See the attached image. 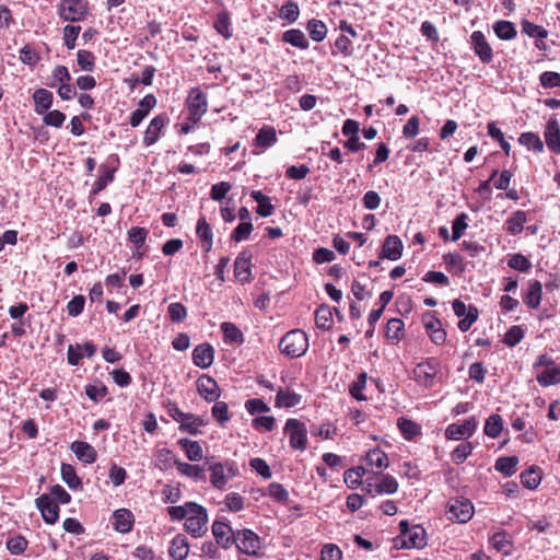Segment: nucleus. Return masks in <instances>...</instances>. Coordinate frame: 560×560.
Returning a JSON list of instances; mask_svg holds the SVG:
<instances>
[{
  "label": "nucleus",
  "mask_w": 560,
  "mask_h": 560,
  "mask_svg": "<svg viewBox=\"0 0 560 560\" xmlns=\"http://www.w3.org/2000/svg\"><path fill=\"white\" fill-rule=\"evenodd\" d=\"M114 172H115L114 168H110L106 165H101L100 166L101 174H100L98 179L94 184V188H93L92 192L96 195L100 191H102L103 189H105V187L114 180Z\"/></svg>",
  "instance_id": "obj_42"
},
{
  "label": "nucleus",
  "mask_w": 560,
  "mask_h": 560,
  "mask_svg": "<svg viewBox=\"0 0 560 560\" xmlns=\"http://www.w3.org/2000/svg\"><path fill=\"white\" fill-rule=\"evenodd\" d=\"M522 31L532 38H546L548 32L545 27L537 25L528 20H523L521 23Z\"/></svg>",
  "instance_id": "obj_48"
},
{
  "label": "nucleus",
  "mask_w": 560,
  "mask_h": 560,
  "mask_svg": "<svg viewBox=\"0 0 560 560\" xmlns=\"http://www.w3.org/2000/svg\"><path fill=\"white\" fill-rule=\"evenodd\" d=\"M524 338V330L521 326H512L504 335V343L514 347Z\"/></svg>",
  "instance_id": "obj_62"
},
{
  "label": "nucleus",
  "mask_w": 560,
  "mask_h": 560,
  "mask_svg": "<svg viewBox=\"0 0 560 560\" xmlns=\"http://www.w3.org/2000/svg\"><path fill=\"white\" fill-rule=\"evenodd\" d=\"M79 460L85 464H93L97 458L95 448L88 442L74 441L70 446Z\"/></svg>",
  "instance_id": "obj_18"
},
{
  "label": "nucleus",
  "mask_w": 560,
  "mask_h": 560,
  "mask_svg": "<svg viewBox=\"0 0 560 560\" xmlns=\"http://www.w3.org/2000/svg\"><path fill=\"white\" fill-rule=\"evenodd\" d=\"M166 118L163 115L155 116L147 127L143 137V143L147 147L154 144L159 138L162 129L164 128Z\"/></svg>",
  "instance_id": "obj_19"
},
{
  "label": "nucleus",
  "mask_w": 560,
  "mask_h": 560,
  "mask_svg": "<svg viewBox=\"0 0 560 560\" xmlns=\"http://www.w3.org/2000/svg\"><path fill=\"white\" fill-rule=\"evenodd\" d=\"M277 132L276 129L272 126H264L259 129L256 138L255 143L256 145L262 147V148H269L277 142Z\"/></svg>",
  "instance_id": "obj_30"
},
{
  "label": "nucleus",
  "mask_w": 560,
  "mask_h": 560,
  "mask_svg": "<svg viewBox=\"0 0 560 560\" xmlns=\"http://www.w3.org/2000/svg\"><path fill=\"white\" fill-rule=\"evenodd\" d=\"M235 532L224 522L214 521L212 524V534L215 542L224 549L230 548L234 544Z\"/></svg>",
  "instance_id": "obj_11"
},
{
  "label": "nucleus",
  "mask_w": 560,
  "mask_h": 560,
  "mask_svg": "<svg viewBox=\"0 0 560 560\" xmlns=\"http://www.w3.org/2000/svg\"><path fill=\"white\" fill-rule=\"evenodd\" d=\"M27 547V540L20 535L11 537L7 541V548L12 555H21Z\"/></svg>",
  "instance_id": "obj_59"
},
{
  "label": "nucleus",
  "mask_w": 560,
  "mask_h": 560,
  "mask_svg": "<svg viewBox=\"0 0 560 560\" xmlns=\"http://www.w3.org/2000/svg\"><path fill=\"white\" fill-rule=\"evenodd\" d=\"M366 463L371 468H377L380 471L388 467V457L380 448H373L366 454Z\"/></svg>",
  "instance_id": "obj_29"
},
{
  "label": "nucleus",
  "mask_w": 560,
  "mask_h": 560,
  "mask_svg": "<svg viewBox=\"0 0 560 560\" xmlns=\"http://www.w3.org/2000/svg\"><path fill=\"white\" fill-rule=\"evenodd\" d=\"M488 135L499 142L501 149L505 152L506 155L510 154L511 144L505 140L503 132L495 126L494 122H490L488 125Z\"/></svg>",
  "instance_id": "obj_53"
},
{
  "label": "nucleus",
  "mask_w": 560,
  "mask_h": 560,
  "mask_svg": "<svg viewBox=\"0 0 560 560\" xmlns=\"http://www.w3.org/2000/svg\"><path fill=\"white\" fill-rule=\"evenodd\" d=\"M250 258L252 255L247 252H242L234 262V275L241 281H249L250 277Z\"/></svg>",
  "instance_id": "obj_21"
},
{
  "label": "nucleus",
  "mask_w": 560,
  "mask_h": 560,
  "mask_svg": "<svg viewBox=\"0 0 560 560\" xmlns=\"http://www.w3.org/2000/svg\"><path fill=\"white\" fill-rule=\"evenodd\" d=\"M468 215L466 213L458 214L455 220L453 221V233H452V241L456 242L458 241L463 234L464 231L467 229Z\"/></svg>",
  "instance_id": "obj_57"
},
{
  "label": "nucleus",
  "mask_w": 560,
  "mask_h": 560,
  "mask_svg": "<svg viewBox=\"0 0 560 560\" xmlns=\"http://www.w3.org/2000/svg\"><path fill=\"white\" fill-rule=\"evenodd\" d=\"M283 42L291 44L300 49H306L308 42L301 30L292 28L283 33Z\"/></svg>",
  "instance_id": "obj_37"
},
{
  "label": "nucleus",
  "mask_w": 560,
  "mask_h": 560,
  "mask_svg": "<svg viewBox=\"0 0 560 560\" xmlns=\"http://www.w3.org/2000/svg\"><path fill=\"white\" fill-rule=\"evenodd\" d=\"M446 514L451 521L466 523L474 515V505L468 499L452 498L447 503Z\"/></svg>",
  "instance_id": "obj_6"
},
{
  "label": "nucleus",
  "mask_w": 560,
  "mask_h": 560,
  "mask_svg": "<svg viewBox=\"0 0 560 560\" xmlns=\"http://www.w3.org/2000/svg\"><path fill=\"white\" fill-rule=\"evenodd\" d=\"M186 103L189 112L187 120L196 125L208 110L207 96L199 88H194L190 90Z\"/></svg>",
  "instance_id": "obj_4"
},
{
  "label": "nucleus",
  "mask_w": 560,
  "mask_h": 560,
  "mask_svg": "<svg viewBox=\"0 0 560 560\" xmlns=\"http://www.w3.org/2000/svg\"><path fill=\"white\" fill-rule=\"evenodd\" d=\"M279 348L290 358H300L307 351V336L300 329L290 330L281 338Z\"/></svg>",
  "instance_id": "obj_2"
},
{
  "label": "nucleus",
  "mask_w": 560,
  "mask_h": 560,
  "mask_svg": "<svg viewBox=\"0 0 560 560\" xmlns=\"http://www.w3.org/2000/svg\"><path fill=\"white\" fill-rule=\"evenodd\" d=\"M214 27L219 34H221L224 38L229 39L232 34L230 32V19L228 13L221 12L218 14Z\"/></svg>",
  "instance_id": "obj_61"
},
{
  "label": "nucleus",
  "mask_w": 560,
  "mask_h": 560,
  "mask_svg": "<svg viewBox=\"0 0 560 560\" xmlns=\"http://www.w3.org/2000/svg\"><path fill=\"white\" fill-rule=\"evenodd\" d=\"M209 470L211 472L210 475V482L211 485L217 489H224L229 481V476L225 474V466L222 463H215L213 465H210Z\"/></svg>",
  "instance_id": "obj_25"
},
{
  "label": "nucleus",
  "mask_w": 560,
  "mask_h": 560,
  "mask_svg": "<svg viewBox=\"0 0 560 560\" xmlns=\"http://www.w3.org/2000/svg\"><path fill=\"white\" fill-rule=\"evenodd\" d=\"M404 249L402 242L397 235H388L382 247L381 258L390 260H398L401 257Z\"/></svg>",
  "instance_id": "obj_16"
},
{
  "label": "nucleus",
  "mask_w": 560,
  "mask_h": 560,
  "mask_svg": "<svg viewBox=\"0 0 560 560\" xmlns=\"http://www.w3.org/2000/svg\"><path fill=\"white\" fill-rule=\"evenodd\" d=\"M155 458V466L161 470H167L173 466L177 467V463H179V460L174 456L173 452L168 448L158 450Z\"/></svg>",
  "instance_id": "obj_31"
},
{
  "label": "nucleus",
  "mask_w": 560,
  "mask_h": 560,
  "mask_svg": "<svg viewBox=\"0 0 560 560\" xmlns=\"http://www.w3.org/2000/svg\"><path fill=\"white\" fill-rule=\"evenodd\" d=\"M477 428L475 418L465 420L462 424H450L445 430V435L448 440H460L469 438L474 434Z\"/></svg>",
  "instance_id": "obj_13"
},
{
  "label": "nucleus",
  "mask_w": 560,
  "mask_h": 560,
  "mask_svg": "<svg viewBox=\"0 0 560 560\" xmlns=\"http://www.w3.org/2000/svg\"><path fill=\"white\" fill-rule=\"evenodd\" d=\"M522 485L530 490H535L541 482L540 469L530 467L521 474Z\"/></svg>",
  "instance_id": "obj_36"
},
{
  "label": "nucleus",
  "mask_w": 560,
  "mask_h": 560,
  "mask_svg": "<svg viewBox=\"0 0 560 560\" xmlns=\"http://www.w3.org/2000/svg\"><path fill=\"white\" fill-rule=\"evenodd\" d=\"M542 295V285L538 280H532L528 283V290L524 296V303L529 308H537L540 305Z\"/></svg>",
  "instance_id": "obj_24"
},
{
  "label": "nucleus",
  "mask_w": 560,
  "mask_h": 560,
  "mask_svg": "<svg viewBox=\"0 0 560 560\" xmlns=\"http://www.w3.org/2000/svg\"><path fill=\"white\" fill-rule=\"evenodd\" d=\"M315 323L320 329L327 330L331 327L332 315L327 306H319L315 312Z\"/></svg>",
  "instance_id": "obj_47"
},
{
  "label": "nucleus",
  "mask_w": 560,
  "mask_h": 560,
  "mask_svg": "<svg viewBox=\"0 0 560 560\" xmlns=\"http://www.w3.org/2000/svg\"><path fill=\"white\" fill-rule=\"evenodd\" d=\"M59 16L65 21H83L88 14L86 0H61L58 5Z\"/></svg>",
  "instance_id": "obj_5"
},
{
  "label": "nucleus",
  "mask_w": 560,
  "mask_h": 560,
  "mask_svg": "<svg viewBox=\"0 0 560 560\" xmlns=\"http://www.w3.org/2000/svg\"><path fill=\"white\" fill-rule=\"evenodd\" d=\"M398 490L397 480L390 475H382V478L378 482L375 483V493L376 494H393Z\"/></svg>",
  "instance_id": "obj_40"
},
{
  "label": "nucleus",
  "mask_w": 560,
  "mask_h": 560,
  "mask_svg": "<svg viewBox=\"0 0 560 560\" xmlns=\"http://www.w3.org/2000/svg\"><path fill=\"white\" fill-rule=\"evenodd\" d=\"M470 46L482 63L488 65L492 61L493 51L482 32L475 31L471 33Z\"/></svg>",
  "instance_id": "obj_9"
},
{
  "label": "nucleus",
  "mask_w": 560,
  "mask_h": 560,
  "mask_svg": "<svg viewBox=\"0 0 560 560\" xmlns=\"http://www.w3.org/2000/svg\"><path fill=\"white\" fill-rule=\"evenodd\" d=\"M156 105V98L152 94L145 95L140 102L139 107L130 116V125L138 127L148 116L149 112Z\"/></svg>",
  "instance_id": "obj_17"
},
{
  "label": "nucleus",
  "mask_w": 560,
  "mask_h": 560,
  "mask_svg": "<svg viewBox=\"0 0 560 560\" xmlns=\"http://www.w3.org/2000/svg\"><path fill=\"white\" fill-rule=\"evenodd\" d=\"M310 36L315 42H322L327 34L326 25L318 20H311L307 24Z\"/></svg>",
  "instance_id": "obj_49"
},
{
  "label": "nucleus",
  "mask_w": 560,
  "mask_h": 560,
  "mask_svg": "<svg viewBox=\"0 0 560 560\" xmlns=\"http://www.w3.org/2000/svg\"><path fill=\"white\" fill-rule=\"evenodd\" d=\"M221 330L223 332L225 342L237 343V345H241L244 342V335L235 324L230 323V322H224L221 324Z\"/></svg>",
  "instance_id": "obj_28"
},
{
  "label": "nucleus",
  "mask_w": 560,
  "mask_h": 560,
  "mask_svg": "<svg viewBox=\"0 0 560 560\" xmlns=\"http://www.w3.org/2000/svg\"><path fill=\"white\" fill-rule=\"evenodd\" d=\"M405 324L400 318H392L386 325V337L393 342H399L404 337Z\"/></svg>",
  "instance_id": "obj_32"
},
{
  "label": "nucleus",
  "mask_w": 560,
  "mask_h": 560,
  "mask_svg": "<svg viewBox=\"0 0 560 560\" xmlns=\"http://www.w3.org/2000/svg\"><path fill=\"white\" fill-rule=\"evenodd\" d=\"M493 31L495 35L503 40L513 39L517 34L515 25L512 22L505 20L495 22L493 25Z\"/></svg>",
  "instance_id": "obj_34"
},
{
  "label": "nucleus",
  "mask_w": 560,
  "mask_h": 560,
  "mask_svg": "<svg viewBox=\"0 0 560 560\" xmlns=\"http://www.w3.org/2000/svg\"><path fill=\"white\" fill-rule=\"evenodd\" d=\"M179 446L185 451L186 456L191 462L201 460L203 457L202 447L197 441H191L189 439H180L178 440Z\"/></svg>",
  "instance_id": "obj_27"
},
{
  "label": "nucleus",
  "mask_w": 560,
  "mask_h": 560,
  "mask_svg": "<svg viewBox=\"0 0 560 560\" xmlns=\"http://www.w3.org/2000/svg\"><path fill=\"white\" fill-rule=\"evenodd\" d=\"M197 390L207 401H215L220 397V387L217 381L206 374L197 380Z\"/></svg>",
  "instance_id": "obj_12"
},
{
  "label": "nucleus",
  "mask_w": 560,
  "mask_h": 560,
  "mask_svg": "<svg viewBox=\"0 0 560 560\" xmlns=\"http://www.w3.org/2000/svg\"><path fill=\"white\" fill-rule=\"evenodd\" d=\"M189 552V544L187 538L178 534L176 535L170 547V556L175 560H184Z\"/></svg>",
  "instance_id": "obj_23"
},
{
  "label": "nucleus",
  "mask_w": 560,
  "mask_h": 560,
  "mask_svg": "<svg viewBox=\"0 0 560 560\" xmlns=\"http://www.w3.org/2000/svg\"><path fill=\"white\" fill-rule=\"evenodd\" d=\"M537 382L541 386L557 385L560 383V369L556 365L545 369L540 374L537 375Z\"/></svg>",
  "instance_id": "obj_38"
},
{
  "label": "nucleus",
  "mask_w": 560,
  "mask_h": 560,
  "mask_svg": "<svg viewBox=\"0 0 560 560\" xmlns=\"http://www.w3.org/2000/svg\"><path fill=\"white\" fill-rule=\"evenodd\" d=\"M539 81L544 88H558L560 86V73L553 71H545L540 74Z\"/></svg>",
  "instance_id": "obj_63"
},
{
  "label": "nucleus",
  "mask_w": 560,
  "mask_h": 560,
  "mask_svg": "<svg viewBox=\"0 0 560 560\" xmlns=\"http://www.w3.org/2000/svg\"><path fill=\"white\" fill-rule=\"evenodd\" d=\"M508 266L521 272H526L532 268V262L522 254H514L508 261Z\"/></svg>",
  "instance_id": "obj_56"
},
{
  "label": "nucleus",
  "mask_w": 560,
  "mask_h": 560,
  "mask_svg": "<svg viewBox=\"0 0 560 560\" xmlns=\"http://www.w3.org/2000/svg\"><path fill=\"white\" fill-rule=\"evenodd\" d=\"M233 545H235L242 553L256 556L260 549V538L250 529H237L235 532Z\"/></svg>",
  "instance_id": "obj_7"
},
{
  "label": "nucleus",
  "mask_w": 560,
  "mask_h": 560,
  "mask_svg": "<svg viewBox=\"0 0 560 560\" xmlns=\"http://www.w3.org/2000/svg\"><path fill=\"white\" fill-rule=\"evenodd\" d=\"M177 470L182 475L192 478L195 480H205L206 478L203 468L198 465H191L179 460V463H177Z\"/></svg>",
  "instance_id": "obj_43"
},
{
  "label": "nucleus",
  "mask_w": 560,
  "mask_h": 560,
  "mask_svg": "<svg viewBox=\"0 0 560 560\" xmlns=\"http://www.w3.org/2000/svg\"><path fill=\"white\" fill-rule=\"evenodd\" d=\"M526 219V212L522 210L515 211L505 222L506 231L512 235L520 234L523 231Z\"/></svg>",
  "instance_id": "obj_35"
},
{
  "label": "nucleus",
  "mask_w": 560,
  "mask_h": 560,
  "mask_svg": "<svg viewBox=\"0 0 560 560\" xmlns=\"http://www.w3.org/2000/svg\"><path fill=\"white\" fill-rule=\"evenodd\" d=\"M207 510L203 506L196 503L195 505H192L191 513L188 514L184 526L188 534H190L195 538H199L207 533Z\"/></svg>",
  "instance_id": "obj_3"
},
{
  "label": "nucleus",
  "mask_w": 560,
  "mask_h": 560,
  "mask_svg": "<svg viewBox=\"0 0 560 560\" xmlns=\"http://www.w3.org/2000/svg\"><path fill=\"white\" fill-rule=\"evenodd\" d=\"M320 560H342V552L338 546L327 544L322 549Z\"/></svg>",
  "instance_id": "obj_64"
},
{
  "label": "nucleus",
  "mask_w": 560,
  "mask_h": 560,
  "mask_svg": "<svg viewBox=\"0 0 560 560\" xmlns=\"http://www.w3.org/2000/svg\"><path fill=\"white\" fill-rule=\"evenodd\" d=\"M490 544L498 551L508 553V548L510 547L511 541L508 539V534L505 532H498L491 536Z\"/></svg>",
  "instance_id": "obj_60"
},
{
  "label": "nucleus",
  "mask_w": 560,
  "mask_h": 560,
  "mask_svg": "<svg viewBox=\"0 0 560 560\" xmlns=\"http://www.w3.org/2000/svg\"><path fill=\"white\" fill-rule=\"evenodd\" d=\"M212 417L224 425L230 420L229 406L224 401H217L211 409Z\"/></svg>",
  "instance_id": "obj_52"
},
{
  "label": "nucleus",
  "mask_w": 560,
  "mask_h": 560,
  "mask_svg": "<svg viewBox=\"0 0 560 560\" xmlns=\"http://www.w3.org/2000/svg\"><path fill=\"white\" fill-rule=\"evenodd\" d=\"M61 478L67 483V486L72 490H79L82 488V481L78 477L75 469L70 464L61 465Z\"/></svg>",
  "instance_id": "obj_33"
},
{
  "label": "nucleus",
  "mask_w": 560,
  "mask_h": 560,
  "mask_svg": "<svg viewBox=\"0 0 560 560\" xmlns=\"http://www.w3.org/2000/svg\"><path fill=\"white\" fill-rule=\"evenodd\" d=\"M364 471L363 467L348 469L343 475L345 482L352 489L359 487Z\"/></svg>",
  "instance_id": "obj_58"
},
{
  "label": "nucleus",
  "mask_w": 560,
  "mask_h": 560,
  "mask_svg": "<svg viewBox=\"0 0 560 560\" xmlns=\"http://www.w3.org/2000/svg\"><path fill=\"white\" fill-rule=\"evenodd\" d=\"M503 428V421L501 416L491 415L485 423V434L489 438L495 439L499 436Z\"/></svg>",
  "instance_id": "obj_45"
},
{
  "label": "nucleus",
  "mask_w": 560,
  "mask_h": 560,
  "mask_svg": "<svg viewBox=\"0 0 560 560\" xmlns=\"http://www.w3.org/2000/svg\"><path fill=\"white\" fill-rule=\"evenodd\" d=\"M518 142L526 147L528 150L535 152L544 151V142L535 132H523L518 138Z\"/></svg>",
  "instance_id": "obj_41"
},
{
  "label": "nucleus",
  "mask_w": 560,
  "mask_h": 560,
  "mask_svg": "<svg viewBox=\"0 0 560 560\" xmlns=\"http://www.w3.org/2000/svg\"><path fill=\"white\" fill-rule=\"evenodd\" d=\"M196 232L198 237L207 242V245L205 246V250L209 252L212 247V240L213 234L210 225L208 224L206 218H200L197 222Z\"/></svg>",
  "instance_id": "obj_44"
},
{
  "label": "nucleus",
  "mask_w": 560,
  "mask_h": 560,
  "mask_svg": "<svg viewBox=\"0 0 560 560\" xmlns=\"http://www.w3.org/2000/svg\"><path fill=\"white\" fill-rule=\"evenodd\" d=\"M544 137L548 149L556 153H560V126L557 119L551 118L547 121Z\"/></svg>",
  "instance_id": "obj_14"
},
{
  "label": "nucleus",
  "mask_w": 560,
  "mask_h": 560,
  "mask_svg": "<svg viewBox=\"0 0 560 560\" xmlns=\"http://www.w3.org/2000/svg\"><path fill=\"white\" fill-rule=\"evenodd\" d=\"M284 432L290 438V446L294 450L304 451L307 446V430L303 422L298 419H289Z\"/></svg>",
  "instance_id": "obj_8"
},
{
  "label": "nucleus",
  "mask_w": 560,
  "mask_h": 560,
  "mask_svg": "<svg viewBox=\"0 0 560 560\" xmlns=\"http://www.w3.org/2000/svg\"><path fill=\"white\" fill-rule=\"evenodd\" d=\"M472 446L471 443L465 442L457 445V447L452 452L451 457L455 464H463L467 457L471 454Z\"/></svg>",
  "instance_id": "obj_54"
},
{
  "label": "nucleus",
  "mask_w": 560,
  "mask_h": 560,
  "mask_svg": "<svg viewBox=\"0 0 560 560\" xmlns=\"http://www.w3.org/2000/svg\"><path fill=\"white\" fill-rule=\"evenodd\" d=\"M398 428L407 440H412L420 434V425L409 419H398Z\"/></svg>",
  "instance_id": "obj_46"
},
{
  "label": "nucleus",
  "mask_w": 560,
  "mask_h": 560,
  "mask_svg": "<svg viewBox=\"0 0 560 560\" xmlns=\"http://www.w3.org/2000/svg\"><path fill=\"white\" fill-rule=\"evenodd\" d=\"M77 61L83 71H92L94 69L95 57L89 50H84V49L79 50L77 54Z\"/></svg>",
  "instance_id": "obj_55"
},
{
  "label": "nucleus",
  "mask_w": 560,
  "mask_h": 560,
  "mask_svg": "<svg viewBox=\"0 0 560 560\" xmlns=\"http://www.w3.org/2000/svg\"><path fill=\"white\" fill-rule=\"evenodd\" d=\"M301 395L295 392L279 389L276 396V407L292 408L301 402Z\"/></svg>",
  "instance_id": "obj_26"
},
{
  "label": "nucleus",
  "mask_w": 560,
  "mask_h": 560,
  "mask_svg": "<svg viewBox=\"0 0 560 560\" xmlns=\"http://www.w3.org/2000/svg\"><path fill=\"white\" fill-rule=\"evenodd\" d=\"M214 359V349L209 343H200L192 351V362L200 369H208Z\"/></svg>",
  "instance_id": "obj_15"
},
{
  "label": "nucleus",
  "mask_w": 560,
  "mask_h": 560,
  "mask_svg": "<svg viewBox=\"0 0 560 560\" xmlns=\"http://www.w3.org/2000/svg\"><path fill=\"white\" fill-rule=\"evenodd\" d=\"M52 93L46 89H37L33 94L35 112L38 115L45 114L52 104Z\"/></svg>",
  "instance_id": "obj_22"
},
{
  "label": "nucleus",
  "mask_w": 560,
  "mask_h": 560,
  "mask_svg": "<svg viewBox=\"0 0 560 560\" xmlns=\"http://www.w3.org/2000/svg\"><path fill=\"white\" fill-rule=\"evenodd\" d=\"M518 458L516 456L500 457L495 462V469L504 476H512L517 469Z\"/></svg>",
  "instance_id": "obj_39"
},
{
  "label": "nucleus",
  "mask_w": 560,
  "mask_h": 560,
  "mask_svg": "<svg viewBox=\"0 0 560 560\" xmlns=\"http://www.w3.org/2000/svg\"><path fill=\"white\" fill-rule=\"evenodd\" d=\"M203 424L205 422L199 417L194 413H188L184 422L179 423V429L196 435L199 432L198 428Z\"/></svg>",
  "instance_id": "obj_51"
},
{
  "label": "nucleus",
  "mask_w": 560,
  "mask_h": 560,
  "mask_svg": "<svg viewBox=\"0 0 560 560\" xmlns=\"http://www.w3.org/2000/svg\"><path fill=\"white\" fill-rule=\"evenodd\" d=\"M36 506L40 511L47 524H55L59 517V506L48 494H42L36 499Z\"/></svg>",
  "instance_id": "obj_10"
},
{
  "label": "nucleus",
  "mask_w": 560,
  "mask_h": 560,
  "mask_svg": "<svg viewBox=\"0 0 560 560\" xmlns=\"http://www.w3.org/2000/svg\"><path fill=\"white\" fill-rule=\"evenodd\" d=\"M300 14L299 5L294 1H287L281 8L279 15L281 19L293 23L298 20Z\"/></svg>",
  "instance_id": "obj_50"
},
{
  "label": "nucleus",
  "mask_w": 560,
  "mask_h": 560,
  "mask_svg": "<svg viewBox=\"0 0 560 560\" xmlns=\"http://www.w3.org/2000/svg\"><path fill=\"white\" fill-rule=\"evenodd\" d=\"M400 534L394 539L396 548H422L425 546V530L419 526H409L407 521L399 523Z\"/></svg>",
  "instance_id": "obj_1"
},
{
  "label": "nucleus",
  "mask_w": 560,
  "mask_h": 560,
  "mask_svg": "<svg viewBox=\"0 0 560 560\" xmlns=\"http://www.w3.org/2000/svg\"><path fill=\"white\" fill-rule=\"evenodd\" d=\"M114 523L113 526L115 530L121 534L129 533L133 526V515L127 509H119L114 512Z\"/></svg>",
  "instance_id": "obj_20"
}]
</instances>
